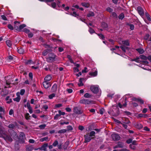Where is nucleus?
<instances>
[{
  "instance_id": "4c0bfd02",
  "label": "nucleus",
  "mask_w": 151,
  "mask_h": 151,
  "mask_svg": "<svg viewBox=\"0 0 151 151\" xmlns=\"http://www.w3.org/2000/svg\"><path fill=\"white\" fill-rule=\"evenodd\" d=\"M25 92V90L24 89H22L21 90L20 93L19 92H17V94H24V93Z\"/></svg>"
},
{
  "instance_id": "7ed1b4c3",
  "label": "nucleus",
  "mask_w": 151,
  "mask_h": 151,
  "mask_svg": "<svg viewBox=\"0 0 151 151\" xmlns=\"http://www.w3.org/2000/svg\"><path fill=\"white\" fill-rule=\"evenodd\" d=\"M3 134L4 135L2 136V137L6 141L12 142L13 141L12 138L10 135L6 134Z\"/></svg>"
},
{
  "instance_id": "6e6552de",
  "label": "nucleus",
  "mask_w": 151,
  "mask_h": 151,
  "mask_svg": "<svg viewBox=\"0 0 151 151\" xmlns=\"http://www.w3.org/2000/svg\"><path fill=\"white\" fill-rule=\"evenodd\" d=\"M48 146V144L47 143H45L41 147H39L38 149L41 150L47 151V147Z\"/></svg>"
},
{
  "instance_id": "4468645a",
  "label": "nucleus",
  "mask_w": 151,
  "mask_h": 151,
  "mask_svg": "<svg viewBox=\"0 0 151 151\" xmlns=\"http://www.w3.org/2000/svg\"><path fill=\"white\" fill-rule=\"evenodd\" d=\"M134 125L136 128L139 129H141L143 127V126L142 125L139 123H137L135 124Z\"/></svg>"
},
{
  "instance_id": "423d86ee",
  "label": "nucleus",
  "mask_w": 151,
  "mask_h": 151,
  "mask_svg": "<svg viewBox=\"0 0 151 151\" xmlns=\"http://www.w3.org/2000/svg\"><path fill=\"white\" fill-rule=\"evenodd\" d=\"M25 137V134L23 133L22 132L20 134L19 140L20 142L23 143L24 142V138Z\"/></svg>"
},
{
  "instance_id": "39448f33",
  "label": "nucleus",
  "mask_w": 151,
  "mask_h": 151,
  "mask_svg": "<svg viewBox=\"0 0 151 151\" xmlns=\"http://www.w3.org/2000/svg\"><path fill=\"white\" fill-rule=\"evenodd\" d=\"M73 112L76 114H81L82 113V111L80 107H75L73 108Z\"/></svg>"
},
{
  "instance_id": "58836bf2",
  "label": "nucleus",
  "mask_w": 151,
  "mask_h": 151,
  "mask_svg": "<svg viewBox=\"0 0 151 151\" xmlns=\"http://www.w3.org/2000/svg\"><path fill=\"white\" fill-rule=\"evenodd\" d=\"M33 149V147L32 146H29L26 147V150L27 151H30Z\"/></svg>"
},
{
  "instance_id": "0e129e2a",
  "label": "nucleus",
  "mask_w": 151,
  "mask_h": 151,
  "mask_svg": "<svg viewBox=\"0 0 151 151\" xmlns=\"http://www.w3.org/2000/svg\"><path fill=\"white\" fill-rule=\"evenodd\" d=\"M14 114V111L13 109H11L10 110L9 112V115H12Z\"/></svg>"
},
{
  "instance_id": "0eeeda50",
  "label": "nucleus",
  "mask_w": 151,
  "mask_h": 151,
  "mask_svg": "<svg viewBox=\"0 0 151 151\" xmlns=\"http://www.w3.org/2000/svg\"><path fill=\"white\" fill-rule=\"evenodd\" d=\"M90 89L95 94L97 93L99 91V89L97 87L91 86L90 88Z\"/></svg>"
},
{
  "instance_id": "72a5a7b5",
  "label": "nucleus",
  "mask_w": 151,
  "mask_h": 151,
  "mask_svg": "<svg viewBox=\"0 0 151 151\" xmlns=\"http://www.w3.org/2000/svg\"><path fill=\"white\" fill-rule=\"evenodd\" d=\"M124 14L122 13H121L118 17V18L119 19L122 20L123 18L124 17Z\"/></svg>"
},
{
  "instance_id": "13d9d810",
  "label": "nucleus",
  "mask_w": 151,
  "mask_h": 151,
  "mask_svg": "<svg viewBox=\"0 0 151 151\" xmlns=\"http://www.w3.org/2000/svg\"><path fill=\"white\" fill-rule=\"evenodd\" d=\"M143 129L146 131L149 132L150 131V129L149 128L145 126L144 127Z\"/></svg>"
},
{
  "instance_id": "1a4fd4ad",
  "label": "nucleus",
  "mask_w": 151,
  "mask_h": 151,
  "mask_svg": "<svg viewBox=\"0 0 151 151\" xmlns=\"http://www.w3.org/2000/svg\"><path fill=\"white\" fill-rule=\"evenodd\" d=\"M137 9L138 13L141 16H143L144 15V13L143 9L141 7L138 6Z\"/></svg>"
},
{
  "instance_id": "7c9ffc66",
  "label": "nucleus",
  "mask_w": 151,
  "mask_h": 151,
  "mask_svg": "<svg viewBox=\"0 0 151 151\" xmlns=\"http://www.w3.org/2000/svg\"><path fill=\"white\" fill-rule=\"evenodd\" d=\"M145 15L147 18V19L149 21H151V19L150 17V16L149 14L147 12H145Z\"/></svg>"
},
{
  "instance_id": "6e6d98bb",
  "label": "nucleus",
  "mask_w": 151,
  "mask_h": 151,
  "mask_svg": "<svg viewBox=\"0 0 151 151\" xmlns=\"http://www.w3.org/2000/svg\"><path fill=\"white\" fill-rule=\"evenodd\" d=\"M8 28L11 30H13L14 29L13 27L11 24H9L8 25Z\"/></svg>"
},
{
  "instance_id": "5fc2aeb1",
  "label": "nucleus",
  "mask_w": 151,
  "mask_h": 151,
  "mask_svg": "<svg viewBox=\"0 0 151 151\" xmlns=\"http://www.w3.org/2000/svg\"><path fill=\"white\" fill-rule=\"evenodd\" d=\"M112 15L113 17L115 18H117V16L116 13L114 12H113L112 13Z\"/></svg>"
},
{
  "instance_id": "9b49d317",
  "label": "nucleus",
  "mask_w": 151,
  "mask_h": 151,
  "mask_svg": "<svg viewBox=\"0 0 151 151\" xmlns=\"http://www.w3.org/2000/svg\"><path fill=\"white\" fill-rule=\"evenodd\" d=\"M43 85L45 88H48L50 86V83L47 81H45L43 83Z\"/></svg>"
},
{
  "instance_id": "338daca9",
  "label": "nucleus",
  "mask_w": 151,
  "mask_h": 151,
  "mask_svg": "<svg viewBox=\"0 0 151 151\" xmlns=\"http://www.w3.org/2000/svg\"><path fill=\"white\" fill-rule=\"evenodd\" d=\"M1 17L3 19L5 20H7V18L5 15H2L1 16Z\"/></svg>"
},
{
  "instance_id": "a878e982",
  "label": "nucleus",
  "mask_w": 151,
  "mask_h": 151,
  "mask_svg": "<svg viewBox=\"0 0 151 151\" xmlns=\"http://www.w3.org/2000/svg\"><path fill=\"white\" fill-rule=\"evenodd\" d=\"M117 146L119 148H123L124 146L123 143L122 142H118L117 144Z\"/></svg>"
},
{
  "instance_id": "f257e3e1",
  "label": "nucleus",
  "mask_w": 151,
  "mask_h": 151,
  "mask_svg": "<svg viewBox=\"0 0 151 151\" xmlns=\"http://www.w3.org/2000/svg\"><path fill=\"white\" fill-rule=\"evenodd\" d=\"M96 133L94 131H91L89 134L86 135V142H89L92 139L95 138Z\"/></svg>"
},
{
  "instance_id": "2f4dec72",
  "label": "nucleus",
  "mask_w": 151,
  "mask_h": 151,
  "mask_svg": "<svg viewBox=\"0 0 151 151\" xmlns=\"http://www.w3.org/2000/svg\"><path fill=\"white\" fill-rule=\"evenodd\" d=\"M26 25L25 24H22L19 27V31H20L21 29H23L24 27H26Z\"/></svg>"
},
{
  "instance_id": "4be33fe9",
  "label": "nucleus",
  "mask_w": 151,
  "mask_h": 151,
  "mask_svg": "<svg viewBox=\"0 0 151 151\" xmlns=\"http://www.w3.org/2000/svg\"><path fill=\"white\" fill-rule=\"evenodd\" d=\"M138 116L139 117L146 118L148 117V115L147 114H139L138 115Z\"/></svg>"
},
{
  "instance_id": "c9c22d12",
  "label": "nucleus",
  "mask_w": 151,
  "mask_h": 151,
  "mask_svg": "<svg viewBox=\"0 0 151 151\" xmlns=\"http://www.w3.org/2000/svg\"><path fill=\"white\" fill-rule=\"evenodd\" d=\"M127 25H129L130 26V29L131 30H133L134 29V25L132 24H130L129 23H128L127 24Z\"/></svg>"
},
{
  "instance_id": "680f3d73",
  "label": "nucleus",
  "mask_w": 151,
  "mask_h": 151,
  "mask_svg": "<svg viewBox=\"0 0 151 151\" xmlns=\"http://www.w3.org/2000/svg\"><path fill=\"white\" fill-rule=\"evenodd\" d=\"M150 36L149 34H147L144 37V39L145 40H147L148 39Z\"/></svg>"
},
{
  "instance_id": "2eb2a0df",
  "label": "nucleus",
  "mask_w": 151,
  "mask_h": 151,
  "mask_svg": "<svg viewBox=\"0 0 151 151\" xmlns=\"http://www.w3.org/2000/svg\"><path fill=\"white\" fill-rule=\"evenodd\" d=\"M84 78H81L79 80V83L78 84L79 86H83L84 84L83 83V81L84 80Z\"/></svg>"
},
{
  "instance_id": "bb28decb",
  "label": "nucleus",
  "mask_w": 151,
  "mask_h": 151,
  "mask_svg": "<svg viewBox=\"0 0 151 151\" xmlns=\"http://www.w3.org/2000/svg\"><path fill=\"white\" fill-rule=\"evenodd\" d=\"M6 45L9 47H10L12 45V42L9 40H7L6 41Z\"/></svg>"
},
{
  "instance_id": "f03ea898",
  "label": "nucleus",
  "mask_w": 151,
  "mask_h": 151,
  "mask_svg": "<svg viewBox=\"0 0 151 151\" xmlns=\"http://www.w3.org/2000/svg\"><path fill=\"white\" fill-rule=\"evenodd\" d=\"M49 57L47 58V61L48 62H52L55 61V58L56 57V55L52 52L49 53Z\"/></svg>"
},
{
  "instance_id": "a18cd8bd",
  "label": "nucleus",
  "mask_w": 151,
  "mask_h": 151,
  "mask_svg": "<svg viewBox=\"0 0 151 151\" xmlns=\"http://www.w3.org/2000/svg\"><path fill=\"white\" fill-rule=\"evenodd\" d=\"M73 129V128L72 127L70 126L69 125L68 126H67V130L68 131H71Z\"/></svg>"
},
{
  "instance_id": "8fccbe9b",
  "label": "nucleus",
  "mask_w": 151,
  "mask_h": 151,
  "mask_svg": "<svg viewBox=\"0 0 151 151\" xmlns=\"http://www.w3.org/2000/svg\"><path fill=\"white\" fill-rule=\"evenodd\" d=\"M62 104H56L55 106V108H59L62 106Z\"/></svg>"
},
{
  "instance_id": "c85d7f7f",
  "label": "nucleus",
  "mask_w": 151,
  "mask_h": 151,
  "mask_svg": "<svg viewBox=\"0 0 151 151\" xmlns=\"http://www.w3.org/2000/svg\"><path fill=\"white\" fill-rule=\"evenodd\" d=\"M67 130L66 129H62L59 130L58 133L59 134L64 133L66 132Z\"/></svg>"
},
{
  "instance_id": "6ab92c4d",
  "label": "nucleus",
  "mask_w": 151,
  "mask_h": 151,
  "mask_svg": "<svg viewBox=\"0 0 151 151\" xmlns=\"http://www.w3.org/2000/svg\"><path fill=\"white\" fill-rule=\"evenodd\" d=\"M94 103L93 101L90 99H86V104H90Z\"/></svg>"
},
{
  "instance_id": "09e8293b",
  "label": "nucleus",
  "mask_w": 151,
  "mask_h": 151,
  "mask_svg": "<svg viewBox=\"0 0 151 151\" xmlns=\"http://www.w3.org/2000/svg\"><path fill=\"white\" fill-rule=\"evenodd\" d=\"M132 142V139L131 138H129L127 139L126 141V142L128 144H129Z\"/></svg>"
},
{
  "instance_id": "37998d69",
  "label": "nucleus",
  "mask_w": 151,
  "mask_h": 151,
  "mask_svg": "<svg viewBox=\"0 0 151 151\" xmlns=\"http://www.w3.org/2000/svg\"><path fill=\"white\" fill-rule=\"evenodd\" d=\"M60 116L59 114H56L54 116V119L57 120L58 119V118Z\"/></svg>"
},
{
  "instance_id": "a19ab883",
  "label": "nucleus",
  "mask_w": 151,
  "mask_h": 151,
  "mask_svg": "<svg viewBox=\"0 0 151 151\" xmlns=\"http://www.w3.org/2000/svg\"><path fill=\"white\" fill-rule=\"evenodd\" d=\"M25 118L27 120H29L30 119L29 117L30 116L28 113H27L25 115Z\"/></svg>"
},
{
  "instance_id": "b1692460",
  "label": "nucleus",
  "mask_w": 151,
  "mask_h": 151,
  "mask_svg": "<svg viewBox=\"0 0 151 151\" xmlns=\"http://www.w3.org/2000/svg\"><path fill=\"white\" fill-rule=\"evenodd\" d=\"M48 137H44L41 138L40 139V141L41 142H43L44 141H49Z\"/></svg>"
},
{
  "instance_id": "9d476101",
  "label": "nucleus",
  "mask_w": 151,
  "mask_h": 151,
  "mask_svg": "<svg viewBox=\"0 0 151 151\" xmlns=\"http://www.w3.org/2000/svg\"><path fill=\"white\" fill-rule=\"evenodd\" d=\"M2 123L0 121V134L2 135L4 134V129L2 126Z\"/></svg>"
},
{
  "instance_id": "412c9836",
  "label": "nucleus",
  "mask_w": 151,
  "mask_h": 151,
  "mask_svg": "<svg viewBox=\"0 0 151 151\" xmlns=\"http://www.w3.org/2000/svg\"><path fill=\"white\" fill-rule=\"evenodd\" d=\"M136 50L139 54H142L145 52L144 50L142 48H138Z\"/></svg>"
},
{
  "instance_id": "aec40b11",
  "label": "nucleus",
  "mask_w": 151,
  "mask_h": 151,
  "mask_svg": "<svg viewBox=\"0 0 151 151\" xmlns=\"http://www.w3.org/2000/svg\"><path fill=\"white\" fill-rule=\"evenodd\" d=\"M52 78V77L50 75H47L45 77V78L44 79L46 81H49L51 80Z\"/></svg>"
},
{
  "instance_id": "603ef678",
  "label": "nucleus",
  "mask_w": 151,
  "mask_h": 151,
  "mask_svg": "<svg viewBox=\"0 0 151 151\" xmlns=\"http://www.w3.org/2000/svg\"><path fill=\"white\" fill-rule=\"evenodd\" d=\"M140 62L145 65H147L149 63V62L145 60H140Z\"/></svg>"
},
{
  "instance_id": "20e7f679",
  "label": "nucleus",
  "mask_w": 151,
  "mask_h": 151,
  "mask_svg": "<svg viewBox=\"0 0 151 151\" xmlns=\"http://www.w3.org/2000/svg\"><path fill=\"white\" fill-rule=\"evenodd\" d=\"M111 137L112 139L114 141H118L120 138L119 135L117 134L114 133L111 135Z\"/></svg>"
},
{
  "instance_id": "f3484780",
  "label": "nucleus",
  "mask_w": 151,
  "mask_h": 151,
  "mask_svg": "<svg viewBox=\"0 0 151 151\" xmlns=\"http://www.w3.org/2000/svg\"><path fill=\"white\" fill-rule=\"evenodd\" d=\"M57 85L56 84H54L53 86H52L51 89V91L52 92H55L57 89Z\"/></svg>"
},
{
  "instance_id": "f704fd0d",
  "label": "nucleus",
  "mask_w": 151,
  "mask_h": 151,
  "mask_svg": "<svg viewBox=\"0 0 151 151\" xmlns=\"http://www.w3.org/2000/svg\"><path fill=\"white\" fill-rule=\"evenodd\" d=\"M24 52V50L22 48L19 49L18 50V52L20 54H23Z\"/></svg>"
},
{
  "instance_id": "e433bc0d",
  "label": "nucleus",
  "mask_w": 151,
  "mask_h": 151,
  "mask_svg": "<svg viewBox=\"0 0 151 151\" xmlns=\"http://www.w3.org/2000/svg\"><path fill=\"white\" fill-rule=\"evenodd\" d=\"M139 57H137L136 58L132 59L131 61H135L137 62H140V60H139Z\"/></svg>"
},
{
  "instance_id": "a211bd4d",
  "label": "nucleus",
  "mask_w": 151,
  "mask_h": 151,
  "mask_svg": "<svg viewBox=\"0 0 151 151\" xmlns=\"http://www.w3.org/2000/svg\"><path fill=\"white\" fill-rule=\"evenodd\" d=\"M101 27L104 29H106L108 27V24L105 22H102L101 23Z\"/></svg>"
},
{
  "instance_id": "393cba45",
  "label": "nucleus",
  "mask_w": 151,
  "mask_h": 151,
  "mask_svg": "<svg viewBox=\"0 0 151 151\" xmlns=\"http://www.w3.org/2000/svg\"><path fill=\"white\" fill-rule=\"evenodd\" d=\"M122 43L126 46H129V44L128 40L122 41Z\"/></svg>"
},
{
  "instance_id": "774afa93",
  "label": "nucleus",
  "mask_w": 151,
  "mask_h": 151,
  "mask_svg": "<svg viewBox=\"0 0 151 151\" xmlns=\"http://www.w3.org/2000/svg\"><path fill=\"white\" fill-rule=\"evenodd\" d=\"M65 109L66 110V111L68 112H70L71 111V109L70 108L68 107L66 108Z\"/></svg>"
},
{
  "instance_id": "49530a36",
  "label": "nucleus",
  "mask_w": 151,
  "mask_h": 151,
  "mask_svg": "<svg viewBox=\"0 0 151 151\" xmlns=\"http://www.w3.org/2000/svg\"><path fill=\"white\" fill-rule=\"evenodd\" d=\"M113 151H130L129 150L125 148L124 149H121L119 150H113Z\"/></svg>"
},
{
  "instance_id": "bf43d9fd",
  "label": "nucleus",
  "mask_w": 151,
  "mask_h": 151,
  "mask_svg": "<svg viewBox=\"0 0 151 151\" xmlns=\"http://www.w3.org/2000/svg\"><path fill=\"white\" fill-rule=\"evenodd\" d=\"M120 47L122 49V51H123L124 52H126V49H125V48L124 46V45L121 46Z\"/></svg>"
},
{
  "instance_id": "ea45409f",
  "label": "nucleus",
  "mask_w": 151,
  "mask_h": 151,
  "mask_svg": "<svg viewBox=\"0 0 151 151\" xmlns=\"http://www.w3.org/2000/svg\"><path fill=\"white\" fill-rule=\"evenodd\" d=\"M94 14L93 12H90L88 14H87V16L88 17H90L91 16H93Z\"/></svg>"
},
{
  "instance_id": "f8f14e48",
  "label": "nucleus",
  "mask_w": 151,
  "mask_h": 151,
  "mask_svg": "<svg viewBox=\"0 0 151 151\" xmlns=\"http://www.w3.org/2000/svg\"><path fill=\"white\" fill-rule=\"evenodd\" d=\"M14 23L15 24L14 26L15 29L19 31V24H20V22L18 21H15L14 22Z\"/></svg>"
},
{
  "instance_id": "de8ad7c7",
  "label": "nucleus",
  "mask_w": 151,
  "mask_h": 151,
  "mask_svg": "<svg viewBox=\"0 0 151 151\" xmlns=\"http://www.w3.org/2000/svg\"><path fill=\"white\" fill-rule=\"evenodd\" d=\"M8 127L10 129H13L15 127V126L13 124H10L8 125Z\"/></svg>"
},
{
  "instance_id": "c756f323",
  "label": "nucleus",
  "mask_w": 151,
  "mask_h": 151,
  "mask_svg": "<svg viewBox=\"0 0 151 151\" xmlns=\"http://www.w3.org/2000/svg\"><path fill=\"white\" fill-rule=\"evenodd\" d=\"M139 58L142 60H147V57L144 55H141L139 56Z\"/></svg>"
},
{
  "instance_id": "473e14b6",
  "label": "nucleus",
  "mask_w": 151,
  "mask_h": 151,
  "mask_svg": "<svg viewBox=\"0 0 151 151\" xmlns=\"http://www.w3.org/2000/svg\"><path fill=\"white\" fill-rule=\"evenodd\" d=\"M97 74V71L96 70L95 72H93L90 73L89 75L92 76H96Z\"/></svg>"
},
{
  "instance_id": "cd10ccee",
  "label": "nucleus",
  "mask_w": 151,
  "mask_h": 151,
  "mask_svg": "<svg viewBox=\"0 0 151 151\" xmlns=\"http://www.w3.org/2000/svg\"><path fill=\"white\" fill-rule=\"evenodd\" d=\"M85 97V95H83V97H82L80 101V103L81 104H85V99H84Z\"/></svg>"
},
{
  "instance_id": "dca6fc26",
  "label": "nucleus",
  "mask_w": 151,
  "mask_h": 151,
  "mask_svg": "<svg viewBox=\"0 0 151 151\" xmlns=\"http://www.w3.org/2000/svg\"><path fill=\"white\" fill-rule=\"evenodd\" d=\"M134 101H137L139 102L140 104H144V101L141 98H135L134 99Z\"/></svg>"
},
{
  "instance_id": "69168bd1",
  "label": "nucleus",
  "mask_w": 151,
  "mask_h": 151,
  "mask_svg": "<svg viewBox=\"0 0 151 151\" xmlns=\"http://www.w3.org/2000/svg\"><path fill=\"white\" fill-rule=\"evenodd\" d=\"M114 121L115 122L117 123H118L119 124H122V123L120 121H119L118 120H117V119H114Z\"/></svg>"
},
{
  "instance_id": "e2e57ef3",
  "label": "nucleus",
  "mask_w": 151,
  "mask_h": 151,
  "mask_svg": "<svg viewBox=\"0 0 151 151\" xmlns=\"http://www.w3.org/2000/svg\"><path fill=\"white\" fill-rule=\"evenodd\" d=\"M23 31L26 33H28L29 32V30L26 28H24Z\"/></svg>"
},
{
  "instance_id": "ddd939ff",
  "label": "nucleus",
  "mask_w": 151,
  "mask_h": 151,
  "mask_svg": "<svg viewBox=\"0 0 151 151\" xmlns=\"http://www.w3.org/2000/svg\"><path fill=\"white\" fill-rule=\"evenodd\" d=\"M52 50L51 49H47L45 50L42 52V55L43 56L46 55L49 52L52 51Z\"/></svg>"
},
{
  "instance_id": "052dcab7",
  "label": "nucleus",
  "mask_w": 151,
  "mask_h": 151,
  "mask_svg": "<svg viewBox=\"0 0 151 151\" xmlns=\"http://www.w3.org/2000/svg\"><path fill=\"white\" fill-rule=\"evenodd\" d=\"M69 124V122H60V124L61 125H64V124Z\"/></svg>"
},
{
  "instance_id": "79ce46f5",
  "label": "nucleus",
  "mask_w": 151,
  "mask_h": 151,
  "mask_svg": "<svg viewBox=\"0 0 151 151\" xmlns=\"http://www.w3.org/2000/svg\"><path fill=\"white\" fill-rule=\"evenodd\" d=\"M46 127V125L45 124H41L39 126V127L41 129H44Z\"/></svg>"
},
{
  "instance_id": "3c124183",
  "label": "nucleus",
  "mask_w": 151,
  "mask_h": 151,
  "mask_svg": "<svg viewBox=\"0 0 151 151\" xmlns=\"http://www.w3.org/2000/svg\"><path fill=\"white\" fill-rule=\"evenodd\" d=\"M58 112L60 116H61V115H64L65 114V112H62L61 110H59Z\"/></svg>"
},
{
  "instance_id": "4d7b16f0",
  "label": "nucleus",
  "mask_w": 151,
  "mask_h": 151,
  "mask_svg": "<svg viewBox=\"0 0 151 151\" xmlns=\"http://www.w3.org/2000/svg\"><path fill=\"white\" fill-rule=\"evenodd\" d=\"M56 5V3L55 2H52L51 4V6L52 7H53L54 8H55Z\"/></svg>"
},
{
  "instance_id": "c03bdc74",
  "label": "nucleus",
  "mask_w": 151,
  "mask_h": 151,
  "mask_svg": "<svg viewBox=\"0 0 151 151\" xmlns=\"http://www.w3.org/2000/svg\"><path fill=\"white\" fill-rule=\"evenodd\" d=\"M58 145V140H55L52 144V145L54 147H56Z\"/></svg>"
},
{
  "instance_id": "5701e85b",
  "label": "nucleus",
  "mask_w": 151,
  "mask_h": 151,
  "mask_svg": "<svg viewBox=\"0 0 151 151\" xmlns=\"http://www.w3.org/2000/svg\"><path fill=\"white\" fill-rule=\"evenodd\" d=\"M17 96L15 98L13 99V100L14 101H16L17 102H19L20 101L21 97L20 96V95H17Z\"/></svg>"
},
{
  "instance_id": "864d4df0",
  "label": "nucleus",
  "mask_w": 151,
  "mask_h": 151,
  "mask_svg": "<svg viewBox=\"0 0 151 151\" xmlns=\"http://www.w3.org/2000/svg\"><path fill=\"white\" fill-rule=\"evenodd\" d=\"M129 147L131 149H132L133 150L135 149L136 148V147L135 146L133 145H132V144H130L129 145Z\"/></svg>"
}]
</instances>
